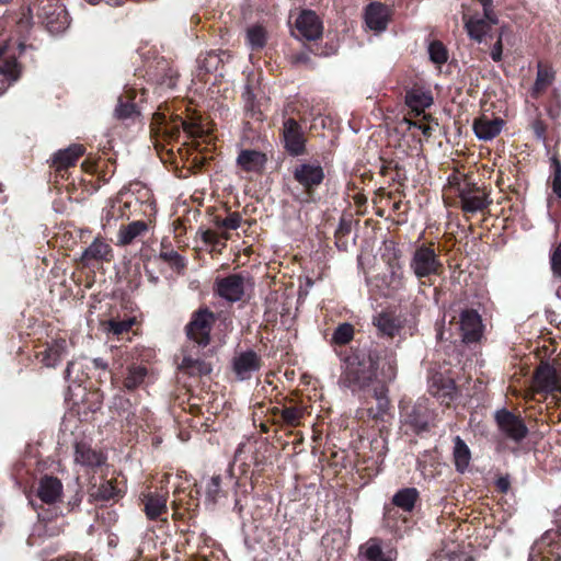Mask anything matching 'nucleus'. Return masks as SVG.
<instances>
[{"label": "nucleus", "mask_w": 561, "mask_h": 561, "mask_svg": "<svg viewBox=\"0 0 561 561\" xmlns=\"http://www.w3.org/2000/svg\"><path fill=\"white\" fill-rule=\"evenodd\" d=\"M409 267L417 279L439 276L444 270L433 243L417 245L411 255Z\"/></svg>", "instance_id": "f257e3e1"}, {"label": "nucleus", "mask_w": 561, "mask_h": 561, "mask_svg": "<svg viewBox=\"0 0 561 561\" xmlns=\"http://www.w3.org/2000/svg\"><path fill=\"white\" fill-rule=\"evenodd\" d=\"M483 16L463 15L465 28L471 39L483 43L492 27L497 24V18L492 10V0H481Z\"/></svg>", "instance_id": "f03ea898"}, {"label": "nucleus", "mask_w": 561, "mask_h": 561, "mask_svg": "<svg viewBox=\"0 0 561 561\" xmlns=\"http://www.w3.org/2000/svg\"><path fill=\"white\" fill-rule=\"evenodd\" d=\"M153 129L157 134L174 138L180 133V127L191 137H202L205 133L203 125L196 121H185L176 117L175 121L168 122L163 113H156L152 118Z\"/></svg>", "instance_id": "7ed1b4c3"}, {"label": "nucleus", "mask_w": 561, "mask_h": 561, "mask_svg": "<svg viewBox=\"0 0 561 561\" xmlns=\"http://www.w3.org/2000/svg\"><path fill=\"white\" fill-rule=\"evenodd\" d=\"M535 392L551 393L554 399L560 401L561 393V369H557L549 364H541L535 373L533 381Z\"/></svg>", "instance_id": "20e7f679"}, {"label": "nucleus", "mask_w": 561, "mask_h": 561, "mask_svg": "<svg viewBox=\"0 0 561 561\" xmlns=\"http://www.w3.org/2000/svg\"><path fill=\"white\" fill-rule=\"evenodd\" d=\"M459 198L461 209L470 214L482 211L492 203L485 188L471 183H465L459 187Z\"/></svg>", "instance_id": "39448f33"}, {"label": "nucleus", "mask_w": 561, "mask_h": 561, "mask_svg": "<svg viewBox=\"0 0 561 561\" xmlns=\"http://www.w3.org/2000/svg\"><path fill=\"white\" fill-rule=\"evenodd\" d=\"M495 421L500 431L514 442L523 440L528 434V428L524 421L510 411H497L495 413Z\"/></svg>", "instance_id": "423d86ee"}, {"label": "nucleus", "mask_w": 561, "mask_h": 561, "mask_svg": "<svg viewBox=\"0 0 561 561\" xmlns=\"http://www.w3.org/2000/svg\"><path fill=\"white\" fill-rule=\"evenodd\" d=\"M213 322L211 312L198 311L186 327L187 336L199 345H207Z\"/></svg>", "instance_id": "0eeeda50"}, {"label": "nucleus", "mask_w": 561, "mask_h": 561, "mask_svg": "<svg viewBox=\"0 0 561 561\" xmlns=\"http://www.w3.org/2000/svg\"><path fill=\"white\" fill-rule=\"evenodd\" d=\"M293 175L307 193H311L323 182L324 171L319 163H301L294 169Z\"/></svg>", "instance_id": "6e6552de"}, {"label": "nucleus", "mask_w": 561, "mask_h": 561, "mask_svg": "<svg viewBox=\"0 0 561 561\" xmlns=\"http://www.w3.org/2000/svg\"><path fill=\"white\" fill-rule=\"evenodd\" d=\"M247 285L242 275L233 274L216 280V293L227 301L236 302L243 297Z\"/></svg>", "instance_id": "1a4fd4ad"}, {"label": "nucleus", "mask_w": 561, "mask_h": 561, "mask_svg": "<svg viewBox=\"0 0 561 561\" xmlns=\"http://www.w3.org/2000/svg\"><path fill=\"white\" fill-rule=\"evenodd\" d=\"M534 552L542 554L546 561H561V531H546L536 542Z\"/></svg>", "instance_id": "9d476101"}, {"label": "nucleus", "mask_w": 561, "mask_h": 561, "mask_svg": "<svg viewBox=\"0 0 561 561\" xmlns=\"http://www.w3.org/2000/svg\"><path fill=\"white\" fill-rule=\"evenodd\" d=\"M460 331L466 343L478 342L483 332V325L479 313L472 309L463 310L460 314Z\"/></svg>", "instance_id": "9b49d317"}, {"label": "nucleus", "mask_w": 561, "mask_h": 561, "mask_svg": "<svg viewBox=\"0 0 561 561\" xmlns=\"http://www.w3.org/2000/svg\"><path fill=\"white\" fill-rule=\"evenodd\" d=\"M261 366V357L254 351L242 352L232 362L233 371L239 380L250 379Z\"/></svg>", "instance_id": "f8f14e48"}, {"label": "nucleus", "mask_w": 561, "mask_h": 561, "mask_svg": "<svg viewBox=\"0 0 561 561\" xmlns=\"http://www.w3.org/2000/svg\"><path fill=\"white\" fill-rule=\"evenodd\" d=\"M296 31L308 41H316L322 35V23L313 11H302L295 22Z\"/></svg>", "instance_id": "ddd939ff"}, {"label": "nucleus", "mask_w": 561, "mask_h": 561, "mask_svg": "<svg viewBox=\"0 0 561 561\" xmlns=\"http://www.w3.org/2000/svg\"><path fill=\"white\" fill-rule=\"evenodd\" d=\"M373 323L380 335L393 337L402 330L404 319L393 311H382L374 317Z\"/></svg>", "instance_id": "4468645a"}, {"label": "nucleus", "mask_w": 561, "mask_h": 561, "mask_svg": "<svg viewBox=\"0 0 561 561\" xmlns=\"http://www.w3.org/2000/svg\"><path fill=\"white\" fill-rule=\"evenodd\" d=\"M61 481L51 476H44L38 481L37 496L46 504H55L62 497Z\"/></svg>", "instance_id": "2eb2a0df"}, {"label": "nucleus", "mask_w": 561, "mask_h": 561, "mask_svg": "<svg viewBox=\"0 0 561 561\" xmlns=\"http://www.w3.org/2000/svg\"><path fill=\"white\" fill-rule=\"evenodd\" d=\"M284 140L286 149L294 156L301 154L305 149V138L299 124L288 118L284 123Z\"/></svg>", "instance_id": "dca6fc26"}, {"label": "nucleus", "mask_w": 561, "mask_h": 561, "mask_svg": "<svg viewBox=\"0 0 561 561\" xmlns=\"http://www.w3.org/2000/svg\"><path fill=\"white\" fill-rule=\"evenodd\" d=\"M389 18L390 10L382 3L374 2L366 8L365 22L367 26L373 31H385L387 28Z\"/></svg>", "instance_id": "f3484780"}, {"label": "nucleus", "mask_w": 561, "mask_h": 561, "mask_svg": "<svg viewBox=\"0 0 561 561\" xmlns=\"http://www.w3.org/2000/svg\"><path fill=\"white\" fill-rule=\"evenodd\" d=\"M371 398L376 400V408H367L365 410H358L357 415L358 417L363 419L365 414L367 417L373 420H379L382 419L386 414L388 408H389V400L387 398V389L386 387L378 382L373 388V394Z\"/></svg>", "instance_id": "a211bd4d"}, {"label": "nucleus", "mask_w": 561, "mask_h": 561, "mask_svg": "<svg viewBox=\"0 0 561 561\" xmlns=\"http://www.w3.org/2000/svg\"><path fill=\"white\" fill-rule=\"evenodd\" d=\"M503 125L504 122L501 118H489L486 116H482L474 121L473 130L479 139L491 140L501 133Z\"/></svg>", "instance_id": "6ab92c4d"}, {"label": "nucleus", "mask_w": 561, "mask_h": 561, "mask_svg": "<svg viewBox=\"0 0 561 561\" xmlns=\"http://www.w3.org/2000/svg\"><path fill=\"white\" fill-rule=\"evenodd\" d=\"M84 154L82 145H71L54 154L53 165L56 170H65L76 164L78 159Z\"/></svg>", "instance_id": "aec40b11"}, {"label": "nucleus", "mask_w": 561, "mask_h": 561, "mask_svg": "<svg viewBox=\"0 0 561 561\" xmlns=\"http://www.w3.org/2000/svg\"><path fill=\"white\" fill-rule=\"evenodd\" d=\"M360 549L366 561H396L397 559V552L392 549L385 551L376 538L369 539Z\"/></svg>", "instance_id": "412c9836"}, {"label": "nucleus", "mask_w": 561, "mask_h": 561, "mask_svg": "<svg viewBox=\"0 0 561 561\" xmlns=\"http://www.w3.org/2000/svg\"><path fill=\"white\" fill-rule=\"evenodd\" d=\"M112 249L108 243L100 238L94 241L83 251L81 255L82 262L90 261H110Z\"/></svg>", "instance_id": "4be33fe9"}, {"label": "nucleus", "mask_w": 561, "mask_h": 561, "mask_svg": "<svg viewBox=\"0 0 561 561\" xmlns=\"http://www.w3.org/2000/svg\"><path fill=\"white\" fill-rule=\"evenodd\" d=\"M405 102L416 115H421L425 108L433 104V96L430 91L412 89L407 93Z\"/></svg>", "instance_id": "5701e85b"}, {"label": "nucleus", "mask_w": 561, "mask_h": 561, "mask_svg": "<svg viewBox=\"0 0 561 561\" xmlns=\"http://www.w3.org/2000/svg\"><path fill=\"white\" fill-rule=\"evenodd\" d=\"M75 460L85 467H99L104 463L105 457L102 453L93 450L85 444H78L76 446Z\"/></svg>", "instance_id": "b1692460"}, {"label": "nucleus", "mask_w": 561, "mask_h": 561, "mask_svg": "<svg viewBox=\"0 0 561 561\" xmlns=\"http://www.w3.org/2000/svg\"><path fill=\"white\" fill-rule=\"evenodd\" d=\"M238 164L247 172H259L263 169L266 157L256 150H243L238 157Z\"/></svg>", "instance_id": "393cba45"}, {"label": "nucleus", "mask_w": 561, "mask_h": 561, "mask_svg": "<svg viewBox=\"0 0 561 561\" xmlns=\"http://www.w3.org/2000/svg\"><path fill=\"white\" fill-rule=\"evenodd\" d=\"M168 499L162 494L149 493L144 497L145 513L149 519H156L167 513Z\"/></svg>", "instance_id": "a878e982"}, {"label": "nucleus", "mask_w": 561, "mask_h": 561, "mask_svg": "<svg viewBox=\"0 0 561 561\" xmlns=\"http://www.w3.org/2000/svg\"><path fill=\"white\" fill-rule=\"evenodd\" d=\"M556 77L554 70L545 66L541 62L538 64L537 77L531 89V96L538 98L553 83Z\"/></svg>", "instance_id": "bb28decb"}, {"label": "nucleus", "mask_w": 561, "mask_h": 561, "mask_svg": "<svg viewBox=\"0 0 561 561\" xmlns=\"http://www.w3.org/2000/svg\"><path fill=\"white\" fill-rule=\"evenodd\" d=\"M67 352V342L64 339L54 341L42 352V363L47 367H55Z\"/></svg>", "instance_id": "cd10ccee"}, {"label": "nucleus", "mask_w": 561, "mask_h": 561, "mask_svg": "<svg viewBox=\"0 0 561 561\" xmlns=\"http://www.w3.org/2000/svg\"><path fill=\"white\" fill-rule=\"evenodd\" d=\"M274 416L279 417V422L288 426H298L304 419V408L298 405H289L273 409Z\"/></svg>", "instance_id": "c85d7f7f"}, {"label": "nucleus", "mask_w": 561, "mask_h": 561, "mask_svg": "<svg viewBox=\"0 0 561 561\" xmlns=\"http://www.w3.org/2000/svg\"><path fill=\"white\" fill-rule=\"evenodd\" d=\"M179 368L190 376H203L208 375L211 371L210 364L191 356H184Z\"/></svg>", "instance_id": "c756f323"}, {"label": "nucleus", "mask_w": 561, "mask_h": 561, "mask_svg": "<svg viewBox=\"0 0 561 561\" xmlns=\"http://www.w3.org/2000/svg\"><path fill=\"white\" fill-rule=\"evenodd\" d=\"M454 443L455 466L458 471L463 472L471 459L470 449L459 436L455 437Z\"/></svg>", "instance_id": "7c9ffc66"}, {"label": "nucleus", "mask_w": 561, "mask_h": 561, "mask_svg": "<svg viewBox=\"0 0 561 561\" xmlns=\"http://www.w3.org/2000/svg\"><path fill=\"white\" fill-rule=\"evenodd\" d=\"M419 497V492L415 488H407L398 491L392 499V503L407 511L410 512L413 510L415 502Z\"/></svg>", "instance_id": "2f4dec72"}, {"label": "nucleus", "mask_w": 561, "mask_h": 561, "mask_svg": "<svg viewBox=\"0 0 561 561\" xmlns=\"http://www.w3.org/2000/svg\"><path fill=\"white\" fill-rule=\"evenodd\" d=\"M146 230V222L141 220L133 221L119 230V242L122 244H129L135 238L142 234Z\"/></svg>", "instance_id": "473e14b6"}, {"label": "nucleus", "mask_w": 561, "mask_h": 561, "mask_svg": "<svg viewBox=\"0 0 561 561\" xmlns=\"http://www.w3.org/2000/svg\"><path fill=\"white\" fill-rule=\"evenodd\" d=\"M242 221V217L239 213H229L226 218L221 219L219 217H216L214 222L215 226L218 229L224 230L221 233L222 238L226 240L229 239V234L227 233L228 230H236L240 227Z\"/></svg>", "instance_id": "72a5a7b5"}, {"label": "nucleus", "mask_w": 561, "mask_h": 561, "mask_svg": "<svg viewBox=\"0 0 561 561\" xmlns=\"http://www.w3.org/2000/svg\"><path fill=\"white\" fill-rule=\"evenodd\" d=\"M204 493L206 501L215 504L220 495L221 491V478L220 476H213L204 481Z\"/></svg>", "instance_id": "f704fd0d"}, {"label": "nucleus", "mask_w": 561, "mask_h": 561, "mask_svg": "<svg viewBox=\"0 0 561 561\" xmlns=\"http://www.w3.org/2000/svg\"><path fill=\"white\" fill-rule=\"evenodd\" d=\"M247 42L252 49H260L266 43V31L261 25H253L247 31Z\"/></svg>", "instance_id": "c9c22d12"}, {"label": "nucleus", "mask_w": 561, "mask_h": 561, "mask_svg": "<svg viewBox=\"0 0 561 561\" xmlns=\"http://www.w3.org/2000/svg\"><path fill=\"white\" fill-rule=\"evenodd\" d=\"M146 376L147 369L145 367L133 365L128 368L124 385L129 390L136 389L144 382Z\"/></svg>", "instance_id": "e433bc0d"}, {"label": "nucleus", "mask_w": 561, "mask_h": 561, "mask_svg": "<svg viewBox=\"0 0 561 561\" xmlns=\"http://www.w3.org/2000/svg\"><path fill=\"white\" fill-rule=\"evenodd\" d=\"M353 325L350 323H342L335 329L332 340L335 344L345 345L353 340Z\"/></svg>", "instance_id": "4c0bfd02"}, {"label": "nucleus", "mask_w": 561, "mask_h": 561, "mask_svg": "<svg viewBox=\"0 0 561 561\" xmlns=\"http://www.w3.org/2000/svg\"><path fill=\"white\" fill-rule=\"evenodd\" d=\"M135 320L133 318H128L125 320H110L105 325V330L107 332L113 333L114 335H121L125 332H128L134 325Z\"/></svg>", "instance_id": "58836bf2"}, {"label": "nucleus", "mask_w": 561, "mask_h": 561, "mask_svg": "<svg viewBox=\"0 0 561 561\" xmlns=\"http://www.w3.org/2000/svg\"><path fill=\"white\" fill-rule=\"evenodd\" d=\"M0 73L10 83L16 81L21 73V68L14 58L7 59L2 67H0Z\"/></svg>", "instance_id": "ea45409f"}, {"label": "nucleus", "mask_w": 561, "mask_h": 561, "mask_svg": "<svg viewBox=\"0 0 561 561\" xmlns=\"http://www.w3.org/2000/svg\"><path fill=\"white\" fill-rule=\"evenodd\" d=\"M430 59L436 65H443L448 59L446 47L440 42H432L428 46Z\"/></svg>", "instance_id": "a19ab883"}, {"label": "nucleus", "mask_w": 561, "mask_h": 561, "mask_svg": "<svg viewBox=\"0 0 561 561\" xmlns=\"http://www.w3.org/2000/svg\"><path fill=\"white\" fill-rule=\"evenodd\" d=\"M344 381L348 387H358L365 389L368 387L369 377L360 376L358 369L348 368L344 376Z\"/></svg>", "instance_id": "79ce46f5"}, {"label": "nucleus", "mask_w": 561, "mask_h": 561, "mask_svg": "<svg viewBox=\"0 0 561 561\" xmlns=\"http://www.w3.org/2000/svg\"><path fill=\"white\" fill-rule=\"evenodd\" d=\"M118 494L119 490L115 485V482L113 480H108L99 486L95 496L100 500L107 501L118 496Z\"/></svg>", "instance_id": "37998d69"}, {"label": "nucleus", "mask_w": 561, "mask_h": 561, "mask_svg": "<svg viewBox=\"0 0 561 561\" xmlns=\"http://www.w3.org/2000/svg\"><path fill=\"white\" fill-rule=\"evenodd\" d=\"M160 256L165 261L174 265L176 268H183L185 266L183 257L175 251L161 252Z\"/></svg>", "instance_id": "c03bdc74"}, {"label": "nucleus", "mask_w": 561, "mask_h": 561, "mask_svg": "<svg viewBox=\"0 0 561 561\" xmlns=\"http://www.w3.org/2000/svg\"><path fill=\"white\" fill-rule=\"evenodd\" d=\"M554 175L552 181V191L558 196L561 197V163L554 159Z\"/></svg>", "instance_id": "a18cd8bd"}, {"label": "nucleus", "mask_w": 561, "mask_h": 561, "mask_svg": "<svg viewBox=\"0 0 561 561\" xmlns=\"http://www.w3.org/2000/svg\"><path fill=\"white\" fill-rule=\"evenodd\" d=\"M551 268L554 275L561 277V242L552 252Z\"/></svg>", "instance_id": "49530a36"}, {"label": "nucleus", "mask_w": 561, "mask_h": 561, "mask_svg": "<svg viewBox=\"0 0 561 561\" xmlns=\"http://www.w3.org/2000/svg\"><path fill=\"white\" fill-rule=\"evenodd\" d=\"M503 35H504V28L501 30V32L499 34V37H497V41L495 42V44L493 45L492 50H491V58L494 61H500L502 59V53H503L502 38H503Z\"/></svg>", "instance_id": "de8ad7c7"}, {"label": "nucleus", "mask_w": 561, "mask_h": 561, "mask_svg": "<svg viewBox=\"0 0 561 561\" xmlns=\"http://www.w3.org/2000/svg\"><path fill=\"white\" fill-rule=\"evenodd\" d=\"M453 391L454 383L451 380H448L446 383H444L442 389H434V383L431 386V392L437 397H451Z\"/></svg>", "instance_id": "09e8293b"}, {"label": "nucleus", "mask_w": 561, "mask_h": 561, "mask_svg": "<svg viewBox=\"0 0 561 561\" xmlns=\"http://www.w3.org/2000/svg\"><path fill=\"white\" fill-rule=\"evenodd\" d=\"M135 112V106L133 104L126 103V104H118L115 108V115L118 118H127Z\"/></svg>", "instance_id": "8fccbe9b"}, {"label": "nucleus", "mask_w": 561, "mask_h": 561, "mask_svg": "<svg viewBox=\"0 0 561 561\" xmlns=\"http://www.w3.org/2000/svg\"><path fill=\"white\" fill-rule=\"evenodd\" d=\"M218 238L219 236L217 234V232L213 230H205L202 233V239L205 243L216 244L218 242Z\"/></svg>", "instance_id": "3c124183"}, {"label": "nucleus", "mask_w": 561, "mask_h": 561, "mask_svg": "<svg viewBox=\"0 0 561 561\" xmlns=\"http://www.w3.org/2000/svg\"><path fill=\"white\" fill-rule=\"evenodd\" d=\"M511 482L508 477H500L496 480V486L502 493H506L510 489Z\"/></svg>", "instance_id": "603ef678"}, {"label": "nucleus", "mask_w": 561, "mask_h": 561, "mask_svg": "<svg viewBox=\"0 0 561 561\" xmlns=\"http://www.w3.org/2000/svg\"><path fill=\"white\" fill-rule=\"evenodd\" d=\"M425 136H430L432 134V127L428 124H414Z\"/></svg>", "instance_id": "864d4df0"}, {"label": "nucleus", "mask_w": 561, "mask_h": 561, "mask_svg": "<svg viewBox=\"0 0 561 561\" xmlns=\"http://www.w3.org/2000/svg\"><path fill=\"white\" fill-rule=\"evenodd\" d=\"M8 45L5 43H0V57L3 56L7 51Z\"/></svg>", "instance_id": "5fc2aeb1"}, {"label": "nucleus", "mask_w": 561, "mask_h": 561, "mask_svg": "<svg viewBox=\"0 0 561 561\" xmlns=\"http://www.w3.org/2000/svg\"><path fill=\"white\" fill-rule=\"evenodd\" d=\"M439 561H461L459 558H453V559H440ZM463 561H472L470 558H466Z\"/></svg>", "instance_id": "6e6d98bb"}, {"label": "nucleus", "mask_w": 561, "mask_h": 561, "mask_svg": "<svg viewBox=\"0 0 561 561\" xmlns=\"http://www.w3.org/2000/svg\"><path fill=\"white\" fill-rule=\"evenodd\" d=\"M71 366H72V363H69V364L67 365V373H68V374L70 373V368H71Z\"/></svg>", "instance_id": "4d7b16f0"}, {"label": "nucleus", "mask_w": 561, "mask_h": 561, "mask_svg": "<svg viewBox=\"0 0 561 561\" xmlns=\"http://www.w3.org/2000/svg\"><path fill=\"white\" fill-rule=\"evenodd\" d=\"M88 1H89V3H91L93 5L98 3V0H88Z\"/></svg>", "instance_id": "13d9d810"}, {"label": "nucleus", "mask_w": 561, "mask_h": 561, "mask_svg": "<svg viewBox=\"0 0 561 561\" xmlns=\"http://www.w3.org/2000/svg\"><path fill=\"white\" fill-rule=\"evenodd\" d=\"M306 59H307V57H298V58H297V61H304V60H306Z\"/></svg>", "instance_id": "bf43d9fd"}, {"label": "nucleus", "mask_w": 561, "mask_h": 561, "mask_svg": "<svg viewBox=\"0 0 561 561\" xmlns=\"http://www.w3.org/2000/svg\"><path fill=\"white\" fill-rule=\"evenodd\" d=\"M557 516H558V520H560V517H561V508L558 511Z\"/></svg>", "instance_id": "052dcab7"}, {"label": "nucleus", "mask_w": 561, "mask_h": 561, "mask_svg": "<svg viewBox=\"0 0 561 561\" xmlns=\"http://www.w3.org/2000/svg\"><path fill=\"white\" fill-rule=\"evenodd\" d=\"M10 0H0V3H8Z\"/></svg>", "instance_id": "680f3d73"}, {"label": "nucleus", "mask_w": 561, "mask_h": 561, "mask_svg": "<svg viewBox=\"0 0 561 561\" xmlns=\"http://www.w3.org/2000/svg\"><path fill=\"white\" fill-rule=\"evenodd\" d=\"M57 561H69V560H67V559H58Z\"/></svg>", "instance_id": "e2e57ef3"}, {"label": "nucleus", "mask_w": 561, "mask_h": 561, "mask_svg": "<svg viewBox=\"0 0 561 561\" xmlns=\"http://www.w3.org/2000/svg\"><path fill=\"white\" fill-rule=\"evenodd\" d=\"M3 92V90L0 91V94Z\"/></svg>", "instance_id": "0e129e2a"}, {"label": "nucleus", "mask_w": 561, "mask_h": 561, "mask_svg": "<svg viewBox=\"0 0 561 561\" xmlns=\"http://www.w3.org/2000/svg\"><path fill=\"white\" fill-rule=\"evenodd\" d=\"M479 2L481 3V0H479Z\"/></svg>", "instance_id": "69168bd1"}]
</instances>
